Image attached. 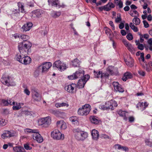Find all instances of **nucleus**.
<instances>
[{"instance_id": "obj_50", "label": "nucleus", "mask_w": 152, "mask_h": 152, "mask_svg": "<svg viewBox=\"0 0 152 152\" xmlns=\"http://www.w3.org/2000/svg\"><path fill=\"white\" fill-rule=\"evenodd\" d=\"M145 66H143V68L145 69L148 72H149L150 71V69L149 67V64H148L147 63H145Z\"/></svg>"}, {"instance_id": "obj_61", "label": "nucleus", "mask_w": 152, "mask_h": 152, "mask_svg": "<svg viewBox=\"0 0 152 152\" xmlns=\"http://www.w3.org/2000/svg\"><path fill=\"white\" fill-rule=\"evenodd\" d=\"M123 42L126 47L129 44L128 42L125 39L123 40Z\"/></svg>"}, {"instance_id": "obj_38", "label": "nucleus", "mask_w": 152, "mask_h": 152, "mask_svg": "<svg viewBox=\"0 0 152 152\" xmlns=\"http://www.w3.org/2000/svg\"><path fill=\"white\" fill-rule=\"evenodd\" d=\"M105 7L109 9L110 10L112 8H114L115 7V5L112 3H109L105 5Z\"/></svg>"}, {"instance_id": "obj_55", "label": "nucleus", "mask_w": 152, "mask_h": 152, "mask_svg": "<svg viewBox=\"0 0 152 152\" xmlns=\"http://www.w3.org/2000/svg\"><path fill=\"white\" fill-rule=\"evenodd\" d=\"M131 28L134 31L137 32L138 31V29L137 27H136L134 25L131 27Z\"/></svg>"}, {"instance_id": "obj_26", "label": "nucleus", "mask_w": 152, "mask_h": 152, "mask_svg": "<svg viewBox=\"0 0 152 152\" xmlns=\"http://www.w3.org/2000/svg\"><path fill=\"white\" fill-rule=\"evenodd\" d=\"M94 77L95 78H98L101 77V78H102V71H96L94 70Z\"/></svg>"}, {"instance_id": "obj_13", "label": "nucleus", "mask_w": 152, "mask_h": 152, "mask_svg": "<svg viewBox=\"0 0 152 152\" xmlns=\"http://www.w3.org/2000/svg\"><path fill=\"white\" fill-rule=\"evenodd\" d=\"M53 66L57 68L60 71L64 70L66 69L65 65L63 64L62 65L61 62L59 60L56 61L53 64Z\"/></svg>"}, {"instance_id": "obj_28", "label": "nucleus", "mask_w": 152, "mask_h": 152, "mask_svg": "<svg viewBox=\"0 0 152 152\" xmlns=\"http://www.w3.org/2000/svg\"><path fill=\"white\" fill-rule=\"evenodd\" d=\"M61 13L60 12L53 11L52 12L51 15L52 17L56 18L59 17L61 15Z\"/></svg>"}, {"instance_id": "obj_40", "label": "nucleus", "mask_w": 152, "mask_h": 152, "mask_svg": "<svg viewBox=\"0 0 152 152\" xmlns=\"http://www.w3.org/2000/svg\"><path fill=\"white\" fill-rule=\"evenodd\" d=\"M98 9L99 10L101 11H102L103 10H104L105 11H110V9L106 7H105V5L104 6L99 7L98 8Z\"/></svg>"}, {"instance_id": "obj_35", "label": "nucleus", "mask_w": 152, "mask_h": 152, "mask_svg": "<svg viewBox=\"0 0 152 152\" xmlns=\"http://www.w3.org/2000/svg\"><path fill=\"white\" fill-rule=\"evenodd\" d=\"M37 130H32L29 129H26L24 131L26 134H28L29 133H34V132H36Z\"/></svg>"}, {"instance_id": "obj_10", "label": "nucleus", "mask_w": 152, "mask_h": 152, "mask_svg": "<svg viewBox=\"0 0 152 152\" xmlns=\"http://www.w3.org/2000/svg\"><path fill=\"white\" fill-rule=\"evenodd\" d=\"M32 93V97L34 101L39 102L41 99V96L38 93L37 90L35 88L32 89L31 90Z\"/></svg>"}, {"instance_id": "obj_46", "label": "nucleus", "mask_w": 152, "mask_h": 152, "mask_svg": "<svg viewBox=\"0 0 152 152\" xmlns=\"http://www.w3.org/2000/svg\"><path fill=\"white\" fill-rule=\"evenodd\" d=\"M21 37L23 40V41H27L26 40L29 38V36L26 35H23L21 36Z\"/></svg>"}, {"instance_id": "obj_24", "label": "nucleus", "mask_w": 152, "mask_h": 152, "mask_svg": "<svg viewBox=\"0 0 152 152\" xmlns=\"http://www.w3.org/2000/svg\"><path fill=\"white\" fill-rule=\"evenodd\" d=\"M14 152H25L26 151L21 146H16L13 147Z\"/></svg>"}, {"instance_id": "obj_54", "label": "nucleus", "mask_w": 152, "mask_h": 152, "mask_svg": "<svg viewBox=\"0 0 152 152\" xmlns=\"http://www.w3.org/2000/svg\"><path fill=\"white\" fill-rule=\"evenodd\" d=\"M137 48L139 50H142L144 48V46L142 44H139L138 45Z\"/></svg>"}, {"instance_id": "obj_11", "label": "nucleus", "mask_w": 152, "mask_h": 152, "mask_svg": "<svg viewBox=\"0 0 152 152\" xmlns=\"http://www.w3.org/2000/svg\"><path fill=\"white\" fill-rule=\"evenodd\" d=\"M43 12V11L40 9H37L34 10L31 13V17L33 18H40L42 17Z\"/></svg>"}, {"instance_id": "obj_9", "label": "nucleus", "mask_w": 152, "mask_h": 152, "mask_svg": "<svg viewBox=\"0 0 152 152\" xmlns=\"http://www.w3.org/2000/svg\"><path fill=\"white\" fill-rule=\"evenodd\" d=\"M52 65L51 63L46 62L39 66L38 68L40 69L41 68L42 73H46L48 71L49 69L51 66Z\"/></svg>"}, {"instance_id": "obj_27", "label": "nucleus", "mask_w": 152, "mask_h": 152, "mask_svg": "<svg viewBox=\"0 0 152 152\" xmlns=\"http://www.w3.org/2000/svg\"><path fill=\"white\" fill-rule=\"evenodd\" d=\"M72 64L74 67L79 66L80 64V61L77 58H75L72 61Z\"/></svg>"}, {"instance_id": "obj_42", "label": "nucleus", "mask_w": 152, "mask_h": 152, "mask_svg": "<svg viewBox=\"0 0 152 152\" xmlns=\"http://www.w3.org/2000/svg\"><path fill=\"white\" fill-rule=\"evenodd\" d=\"M121 15L120 14H117V18H116L115 20V22L116 23H118L120 21H121Z\"/></svg>"}, {"instance_id": "obj_60", "label": "nucleus", "mask_w": 152, "mask_h": 152, "mask_svg": "<svg viewBox=\"0 0 152 152\" xmlns=\"http://www.w3.org/2000/svg\"><path fill=\"white\" fill-rule=\"evenodd\" d=\"M134 120V118L133 116H130L129 118V121L130 122H132Z\"/></svg>"}, {"instance_id": "obj_57", "label": "nucleus", "mask_w": 152, "mask_h": 152, "mask_svg": "<svg viewBox=\"0 0 152 152\" xmlns=\"http://www.w3.org/2000/svg\"><path fill=\"white\" fill-rule=\"evenodd\" d=\"M2 102L3 104L5 106H7L8 105V102L7 100L4 99H3L2 101Z\"/></svg>"}, {"instance_id": "obj_20", "label": "nucleus", "mask_w": 152, "mask_h": 152, "mask_svg": "<svg viewBox=\"0 0 152 152\" xmlns=\"http://www.w3.org/2000/svg\"><path fill=\"white\" fill-rule=\"evenodd\" d=\"M14 135V134L11 133V132L8 131H5L3 134L1 135V137L3 139L7 138L12 137Z\"/></svg>"}, {"instance_id": "obj_3", "label": "nucleus", "mask_w": 152, "mask_h": 152, "mask_svg": "<svg viewBox=\"0 0 152 152\" xmlns=\"http://www.w3.org/2000/svg\"><path fill=\"white\" fill-rule=\"evenodd\" d=\"M91 107L90 105L86 104L80 108L78 110V114L80 115H88L90 111Z\"/></svg>"}, {"instance_id": "obj_58", "label": "nucleus", "mask_w": 152, "mask_h": 152, "mask_svg": "<svg viewBox=\"0 0 152 152\" xmlns=\"http://www.w3.org/2000/svg\"><path fill=\"white\" fill-rule=\"evenodd\" d=\"M24 93L26 94L28 96L30 94V91L27 88L24 89Z\"/></svg>"}, {"instance_id": "obj_32", "label": "nucleus", "mask_w": 152, "mask_h": 152, "mask_svg": "<svg viewBox=\"0 0 152 152\" xmlns=\"http://www.w3.org/2000/svg\"><path fill=\"white\" fill-rule=\"evenodd\" d=\"M118 113L120 116L123 117V119L124 120L126 121L127 120V118L125 115V111H123L122 110H119L118 111Z\"/></svg>"}, {"instance_id": "obj_34", "label": "nucleus", "mask_w": 152, "mask_h": 152, "mask_svg": "<svg viewBox=\"0 0 152 152\" xmlns=\"http://www.w3.org/2000/svg\"><path fill=\"white\" fill-rule=\"evenodd\" d=\"M126 64L132 67L134 66V60L132 59L131 58L129 61H125Z\"/></svg>"}, {"instance_id": "obj_59", "label": "nucleus", "mask_w": 152, "mask_h": 152, "mask_svg": "<svg viewBox=\"0 0 152 152\" xmlns=\"http://www.w3.org/2000/svg\"><path fill=\"white\" fill-rule=\"evenodd\" d=\"M109 24L112 27V29L114 30L115 29V26L113 24V22L112 21H110L109 22Z\"/></svg>"}, {"instance_id": "obj_52", "label": "nucleus", "mask_w": 152, "mask_h": 152, "mask_svg": "<svg viewBox=\"0 0 152 152\" xmlns=\"http://www.w3.org/2000/svg\"><path fill=\"white\" fill-rule=\"evenodd\" d=\"M144 26L145 28H147L149 27V25L148 22L146 20H144L143 21Z\"/></svg>"}, {"instance_id": "obj_53", "label": "nucleus", "mask_w": 152, "mask_h": 152, "mask_svg": "<svg viewBox=\"0 0 152 152\" xmlns=\"http://www.w3.org/2000/svg\"><path fill=\"white\" fill-rule=\"evenodd\" d=\"M138 73L140 75L142 76H145V72L141 70L138 71Z\"/></svg>"}, {"instance_id": "obj_15", "label": "nucleus", "mask_w": 152, "mask_h": 152, "mask_svg": "<svg viewBox=\"0 0 152 152\" xmlns=\"http://www.w3.org/2000/svg\"><path fill=\"white\" fill-rule=\"evenodd\" d=\"M76 85L75 83H72V84L66 86L65 87V89L68 92L73 94L75 88L76 87Z\"/></svg>"}, {"instance_id": "obj_51", "label": "nucleus", "mask_w": 152, "mask_h": 152, "mask_svg": "<svg viewBox=\"0 0 152 152\" xmlns=\"http://www.w3.org/2000/svg\"><path fill=\"white\" fill-rule=\"evenodd\" d=\"M116 4L119 6L120 9L122 8L123 7V3L122 1H120L118 2H117V4Z\"/></svg>"}, {"instance_id": "obj_33", "label": "nucleus", "mask_w": 152, "mask_h": 152, "mask_svg": "<svg viewBox=\"0 0 152 152\" xmlns=\"http://www.w3.org/2000/svg\"><path fill=\"white\" fill-rule=\"evenodd\" d=\"M24 2L26 3L28 6L31 7L34 6V0H24Z\"/></svg>"}, {"instance_id": "obj_5", "label": "nucleus", "mask_w": 152, "mask_h": 152, "mask_svg": "<svg viewBox=\"0 0 152 152\" xmlns=\"http://www.w3.org/2000/svg\"><path fill=\"white\" fill-rule=\"evenodd\" d=\"M84 71L82 69H79L76 71L73 74L69 76L68 78L70 80H74L84 77Z\"/></svg>"}, {"instance_id": "obj_37", "label": "nucleus", "mask_w": 152, "mask_h": 152, "mask_svg": "<svg viewBox=\"0 0 152 152\" xmlns=\"http://www.w3.org/2000/svg\"><path fill=\"white\" fill-rule=\"evenodd\" d=\"M105 30L106 34L107 35L110 36L111 35V34L112 33V32L110 29L107 27H105Z\"/></svg>"}, {"instance_id": "obj_14", "label": "nucleus", "mask_w": 152, "mask_h": 152, "mask_svg": "<svg viewBox=\"0 0 152 152\" xmlns=\"http://www.w3.org/2000/svg\"><path fill=\"white\" fill-rule=\"evenodd\" d=\"M114 89L116 92L122 93L124 92V89L121 87V85L118 82H114L112 83Z\"/></svg>"}, {"instance_id": "obj_19", "label": "nucleus", "mask_w": 152, "mask_h": 152, "mask_svg": "<svg viewBox=\"0 0 152 152\" xmlns=\"http://www.w3.org/2000/svg\"><path fill=\"white\" fill-rule=\"evenodd\" d=\"M32 25L33 24L31 23L28 22L24 24L21 28V29L23 31H28L31 28Z\"/></svg>"}, {"instance_id": "obj_31", "label": "nucleus", "mask_w": 152, "mask_h": 152, "mask_svg": "<svg viewBox=\"0 0 152 152\" xmlns=\"http://www.w3.org/2000/svg\"><path fill=\"white\" fill-rule=\"evenodd\" d=\"M69 104L65 103L63 102L62 103H56L55 104V106L57 107H63L66 106L67 107H68Z\"/></svg>"}, {"instance_id": "obj_29", "label": "nucleus", "mask_w": 152, "mask_h": 152, "mask_svg": "<svg viewBox=\"0 0 152 152\" xmlns=\"http://www.w3.org/2000/svg\"><path fill=\"white\" fill-rule=\"evenodd\" d=\"M134 18L132 20L133 23L136 25H139L140 22V19L137 18V15L134 16Z\"/></svg>"}, {"instance_id": "obj_4", "label": "nucleus", "mask_w": 152, "mask_h": 152, "mask_svg": "<svg viewBox=\"0 0 152 152\" xmlns=\"http://www.w3.org/2000/svg\"><path fill=\"white\" fill-rule=\"evenodd\" d=\"M88 136V134L86 132L77 129L75 130V137L78 140H84Z\"/></svg>"}, {"instance_id": "obj_62", "label": "nucleus", "mask_w": 152, "mask_h": 152, "mask_svg": "<svg viewBox=\"0 0 152 152\" xmlns=\"http://www.w3.org/2000/svg\"><path fill=\"white\" fill-rule=\"evenodd\" d=\"M109 74L107 73H102V78H103V77H109Z\"/></svg>"}, {"instance_id": "obj_56", "label": "nucleus", "mask_w": 152, "mask_h": 152, "mask_svg": "<svg viewBox=\"0 0 152 152\" xmlns=\"http://www.w3.org/2000/svg\"><path fill=\"white\" fill-rule=\"evenodd\" d=\"M75 117L73 116L69 118L70 120L72 122H75L77 121V120L75 118Z\"/></svg>"}, {"instance_id": "obj_43", "label": "nucleus", "mask_w": 152, "mask_h": 152, "mask_svg": "<svg viewBox=\"0 0 152 152\" xmlns=\"http://www.w3.org/2000/svg\"><path fill=\"white\" fill-rule=\"evenodd\" d=\"M128 50L130 51H132L134 50V48L131 44L129 43L126 47Z\"/></svg>"}, {"instance_id": "obj_41", "label": "nucleus", "mask_w": 152, "mask_h": 152, "mask_svg": "<svg viewBox=\"0 0 152 152\" xmlns=\"http://www.w3.org/2000/svg\"><path fill=\"white\" fill-rule=\"evenodd\" d=\"M124 76H126L128 79H131L132 77V74L129 72H127L124 74Z\"/></svg>"}, {"instance_id": "obj_12", "label": "nucleus", "mask_w": 152, "mask_h": 152, "mask_svg": "<svg viewBox=\"0 0 152 152\" xmlns=\"http://www.w3.org/2000/svg\"><path fill=\"white\" fill-rule=\"evenodd\" d=\"M32 137L33 139L37 141L39 143L42 142L43 141V138L39 133L38 131L37 130L33 134Z\"/></svg>"}, {"instance_id": "obj_2", "label": "nucleus", "mask_w": 152, "mask_h": 152, "mask_svg": "<svg viewBox=\"0 0 152 152\" xmlns=\"http://www.w3.org/2000/svg\"><path fill=\"white\" fill-rule=\"evenodd\" d=\"M118 106L117 102L114 100L112 99L105 103V105H100L99 108L101 110H108L110 109L113 110L114 107H116Z\"/></svg>"}, {"instance_id": "obj_23", "label": "nucleus", "mask_w": 152, "mask_h": 152, "mask_svg": "<svg viewBox=\"0 0 152 152\" xmlns=\"http://www.w3.org/2000/svg\"><path fill=\"white\" fill-rule=\"evenodd\" d=\"M114 66H110L108 67L107 69V71L111 75H115V71L116 70Z\"/></svg>"}, {"instance_id": "obj_47", "label": "nucleus", "mask_w": 152, "mask_h": 152, "mask_svg": "<svg viewBox=\"0 0 152 152\" xmlns=\"http://www.w3.org/2000/svg\"><path fill=\"white\" fill-rule=\"evenodd\" d=\"M46 120L45 121V124L48 125L50 124L51 122V119L50 118L47 117H46Z\"/></svg>"}, {"instance_id": "obj_21", "label": "nucleus", "mask_w": 152, "mask_h": 152, "mask_svg": "<svg viewBox=\"0 0 152 152\" xmlns=\"http://www.w3.org/2000/svg\"><path fill=\"white\" fill-rule=\"evenodd\" d=\"M23 59L22 60L23 61L21 62V63L25 65H27L31 63V59L30 57L27 56H25V55H23Z\"/></svg>"}, {"instance_id": "obj_49", "label": "nucleus", "mask_w": 152, "mask_h": 152, "mask_svg": "<svg viewBox=\"0 0 152 152\" xmlns=\"http://www.w3.org/2000/svg\"><path fill=\"white\" fill-rule=\"evenodd\" d=\"M126 38L129 40H131L133 39V37L131 33H129L126 36Z\"/></svg>"}, {"instance_id": "obj_63", "label": "nucleus", "mask_w": 152, "mask_h": 152, "mask_svg": "<svg viewBox=\"0 0 152 152\" xmlns=\"http://www.w3.org/2000/svg\"><path fill=\"white\" fill-rule=\"evenodd\" d=\"M148 103H147L146 102H145L143 103V106H144V107H143V108L142 109V111L144 110L148 106Z\"/></svg>"}, {"instance_id": "obj_18", "label": "nucleus", "mask_w": 152, "mask_h": 152, "mask_svg": "<svg viewBox=\"0 0 152 152\" xmlns=\"http://www.w3.org/2000/svg\"><path fill=\"white\" fill-rule=\"evenodd\" d=\"M18 10H15L14 13H18V14H19V13L18 11H20L22 13H25V11L24 9V6L20 2H18Z\"/></svg>"}, {"instance_id": "obj_22", "label": "nucleus", "mask_w": 152, "mask_h": 152, "mask_svg": "<svg viewBox=\"0 0 152 152\" xmlns=\"http://www.w3.org/2000/svg\"><path fill=\"white\" fill-rule=\"evenodd\" d=\"M92 138L94 140H97L99 137V132L96 130L94 129L91 132Z\"/></svg>"}, {"instance_id": "obj_6", "label": "nucleus", "mask_w": 152, "mask_h": 152, "mask_svg": "<svg viewBox=\"0 0 152 152\" xmlns=\"http://www.w3.org/2000/svg\"><path fill=\"white\" fill-rule=\"evenodd\" d=\"M51 135L52 137L55 140H63L64 138V134H61L57 129L54 130L51 133Z\"/></svg>"}, {"instance_id": "obj_1", "label": "nucleus", "mask_w": 152, "mask_h": 152, "mask_svg": "<svg viewBox=\"0 0 152 152\" xmlns=\"http://www.w3.org/2000/svg\"><path fill=\"white\" fill-rule=\"evenodd\" d=\"M32 44L29 41H23L18 43V49L21 54L27 55L31 52Z\"/></svg>"}, {"instance_id": "obj_45", "label": "nucleus", "mask_w": 152, "mask_h": 152, "mask_svg": "<svg viewBox=\"0 0 152 152\" xmlns=\"http://www.w3.org/2000/svg\"><path fill=\"white\" fill-rule=\"evenodd\" d=\"M7 122L5 120L3 119H0V126H5Z\"/></svg>"}, {"instance_id": "obj_17", "label": "nucleus", "mask_w": 152, "mask_h": 152, "mask_svg": "<svg viewBox=\"0 0 152 152\" xmlns=\"http://www.w3.org/2000/svg\"><path fill=\"white\" fill-rule=\"evenodd\" d=\"M48 2L49 5L51 6L57 7L58 6L59 8L61 7L58 0H48Z\"/></svg>"}, {"instance_id": "obj_44", "label": "nucleus", "mask_w": 152, "mask_h": 152, "mask_svg": "<svg viewBox=\"0 0 152 152\" xmlns=\"http://www.w3.org/2000/svg\"><path fill=\"white\" fill-rule=\"evenodd\" d=\"M24 147L26 150H30L32 149V147L30 146L29 144L28 143L25 144L24 145Z\"/></svg>"}, {"instance_id": "obj_36", "label": "nucleus", "mask_w": 152, "mask_h": 152, "mask_svg": "<svg viewBox=\"0 0 152 152\" xmlns=\"http://www.w3.org/2000/svg\"><path fill=\"white\" fill-rule=\"evenodd\" d=\"M21 108L20 103H16L15 105L13 106L12 108L14 110H18Z\"/></svg>"}, {"instance_id": "obj_39", "label": "nucleus", "mask_w": 152, "mask_h": 152, "mask_svg": "<svg viewBox=\"0 0 152 152\" xmlns=\"http://www.w3.org/2000/svg\"><path fill=\"white\" fill-rule=\"evenodd\" d=\"M50 113L56 116L58 115L60 113L59 111L54 110H50Z\"/></svg>"}, {"instance_id": "obj_30", "label": "nucleus", "mask_w": 152, "mask_h": 152, "mask_svg": "<svg viewBox=\"0 0 152 152\" xmlns=\"http://www.w3.org/2000/svg\"><path fill=\"white\" fill-rule=\"evenodd\" d=\"M23 55L22 54H16L15 56V58L17 60L19 61L20 63L22 62V60L23 59Z\"/></svg>"}, {"instance_id": "obj_64", "label": "nucleus", "mask_w": 152, "mask_h": 152, "mask_svg": "<svg viewBox=\"0 0 152 152\" xmlns=\"http://www.w3.org/2000/svg\"><path fill=\"white\" fill-rule=\"evenodd\" d=\"M121 34L123 36H125L126 34V32L124 30H121Z\"/></svg>"}, {"instance_id": "obj_25", "label": "nucleus", "mask_w": 152, "mask_h": 152, "mask_svg": "<svg viewBox=\"0 0 152 152\" xmlns=\"http://www.w3.org/2000/svg\"><path fill=\"white\" fill-rule=\"evenodd\" d=\"M115 148H117L118 149H122L125 151H129V149L127 147L122 146L121 145L118 144H115Z\"/></svg>"}, {"instance_id": "obj_16", "label": "nucleus", "mask_w": 152, "mask_h": 152, "mask_svg": "<svg viewBox=\"0 0 152 152\" xmlns=\"http://www.w3.org/2000/svg\"><path fill=\"white\" fill-rule=\"evenodd\" d=\"M89 119L91 122L95 124H99L101 122V121L99 118L95 116H91L90 117Z\"/></svg>"}, {"instance_id": "obj_48", "label": "nucleus", "mask_w": 152, "mask_h": 152, "mask_svg": "<svg viewBox=\"0 0 152 152\" xmlns=\"http://www.w3.org/2000/svg\"><path fill=\"white\" fill-rule=\"evenodd\" d=\"M61 126V128L62 129H65L67 128L66 124L63 121V122L61 123V126Z\"/></svg>"}, {"instance_id": "obj_7", "label": "nucleus", "mask_w": 152, "mask_h": 152, "mask_svg": "<svg viewBox=\"0 0 152 152\" xmlns=\"http://www.w3.org/2000/svg\"><path fill=\"white\" fill-rule=\"evenodd\" d=\"M10 78V77L9 76L3 75L1 79V81L3 84L8 86L15 85V83L13 82L12 83H10L9 81Z\"/></svg>"}, {"instance_id": "obj_8", "label": "nucleus", "mask_w": 152, "mask_h": 152, "mask_svg": "<svg viewBox=\"0 0 152 152\" xmlns=\"http://www.w3.org/2000/svg\"><path fill=\"white\" fill-rule=\"evenodd\" d=\"M90 78L89 75L87 74L84 76L82 78L80 79L78 82L77 84L80 88L84 87L87 81Z\"/></svg>"}]
</instances>
